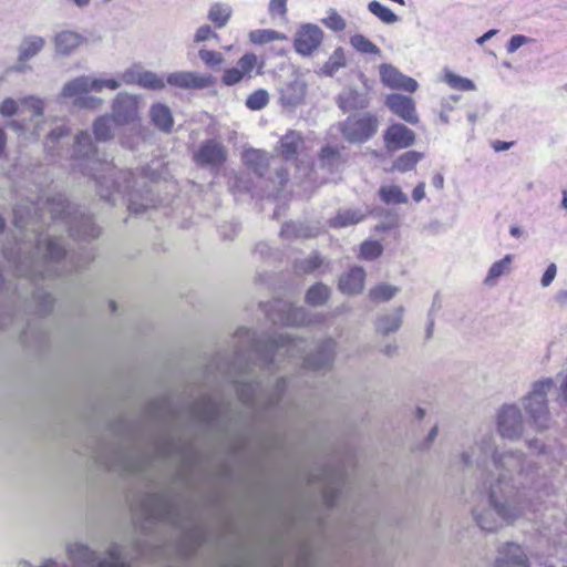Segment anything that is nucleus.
Listing matches in <instances>:
<instances>
[{"label": "nucleus", "mask_w": 567, "mask_h": 567, "mask_svg": "<svg viewBox=\"0 0 567 567\" xmlns=\"http://www.w3.org/2000/svg\"><path fill=\"white\" fill-rule=\"evenodd\" d=\"M13 224L24 231L23 240L35 244L34 254L19 267V271L34 284L82 268L91 260L90 255L68 254L61 238L51 234L55 227L62 226L74 239H95L101 233L90 216L61 194L47 198L43 207H40V202L18 204L13 209Z\"/></svg>", "instance_id": "f257e3e1"}, {"label": "nucleus", "mask_w": 567, "mask_h": 567, "mask_svg": "<svg viewBox=\"0 0 567 567\" xmlns=\"http://www.w3.org/2000/svg\"><path fill=\"white\" fill-rule=\"evenodd\" d=\"M308 343L289 334L278 333L254 339L250 351L251 362L239 367L230 381L235 384L239 399L251 408L271 411L280 406L284 394L295 384L292 380L280 379L270 393H266L256 370L271 373L281 358L288 357L301 363L305 372H324L330 369L336 354V342L326 339L313 351L306 354Z\"/></svg>", "instance_id": "f03ea898"}, {"label": "nucleus", "mask_w": 567, "mask_h": 567, "mask_svg": "<svg viewBox=\"0 0 567 567\" xmlns=\"http://www.w3.org/2000/svg\"><path fill=\"white\" fill-rule=\"evenodd\" d=\"M524 482L525 488L518 481L506 482L504 473H499L496 482H484L487 501L472 511L473 519L482 530L495 533L538 511V502L543 495H548L547 483L540 475H533Z\"/></svg>", "instance_id": "7ed1b4c3"}, {"label": "nucleus", "mask_w": 567, "mask_h": 567, "mask_svg": "<svg viewBox=\"0 0 567 567\" xmlns=\"http://www.w3.org/2000/svg\"><path fill=\"white\" fill-rule=\"evenodd\" d=\"M72 159V168L95 179L100 196L113 205L121 198L127 208L140 214L153 206L152 199L138 203L136 193L132 190L135 177L131 172L117 171L104 153L94 146L87 131H81L74 138L72 148H68Z\"/></svg>", "instance_id": "20e7f679"}, {"label": "nucleus", "mask_w": 567, "mask_h": 567, "mask_svg": "<svg viewBox=\"0 0 567 567\" xmlns=\"http://www.w3.org/2000/svg\"><path fill=\"white\" fill-rule=\"evenodd\" d=\"M460 460L466 468L488 470V478L485 482H496L499 473H504L506 482L518 481L525 488L524 480L539 475L533 465L523 458L522 453L498 452L494 435L489 432L477 435L473 444L462 452Z\"/></svg>", "instance_id": "39448f33"}, {"label": "nucleus", "mask_w": 567, "mask_h": 567, "mask_svg": "<svg viewBox=\"0 0 567 567\" xmlns=\"http://www.w3.org/2000/svg\"><path fill=\"white\" fill-rule=\"evenodd\" d=\"M555 384H558L556 401L560 406H567V370L559 372L555 379L545 378L534 382L530 392L523 400L526 413L539 429L548 427L547 394Z\"/></svg>", "instance_id": "423d86ee"}, {"label": "nucleus", "mask_w": 567, "mask_h": 567, "mask_svg": "<svg viewBox=\"0 0 567 567\" xmlns=\"http://www.w3.org/2000/svg\"><path fill=\"white\" fill-rule=\"evenodd\" d=\"M118 87L120 82L115 79L80 75L64 83L60 99L71 101L78 109L96 110L103 104V100L90 93H100L104 89L115 91Z\"/></svg>", "instance_id": "0eeeda50"}, {"label": "nucleus", "mask_w": 567, "mask_h": 567, "mask_svg": "<svg viewBox=\"0 0 567 567\" xmlns=\"http://www.w3.org/2000/svg\"><path fill=\"white\" fill-rule=\"evenodd\" d=\"M68 557L73 567H127L121 546L113 544L104 557L91 550L86 545L72 543L68 545Z\"/></svg>", "instance_id": "6e6552de"}, {"label": "nucleus", "mask_w": 567, "mask_h": 567, "mask_svg": "<svg viewBox=\"0 0 567 567\" xmlns=\"http://www.w3.org/2000/svg\"><path fill=\"white\" fill-rule=\"evenodd\" d=\"M379 124L377 115L370 112L354 113L340 124V131L349 143L361 144L375 135Z\"/></svg>", "instance_id": "1a4fd4ad"}, {"label": "nucleus", "mask_w": 567, "mask_h": 567, "mask_svg": "<svg viewBox=\"0 0 567 567\" xmlns=\"http://www.w3.org/2000/svg\"><path fill=\"white\" fill-rule=\"evenodd\" d=\"M323 41L322 29L313 23L301 24L293 37V48L301 56H312Z\"/></svg>", "instance_id": "9d476101"}, {"label": "nucleus", "mask_w": 567, "mask_h": 567, "mask_svg": "<svg viewBox=\"0 0 567 567\" xmlns=\"http://www.w3.org/2000/svg\"><path fill=\"white\" fill-rule=\"evenodd\" d=\"M268 316L272 322L285 326H306L313 321L303 307H296L286 302H276L274 311Z\"/></svg>", "instance_id": "9b49d317"}, {"label": "nucleus", "mask_w": 567, "mask_h": 567, "mask_svg": "<svg viewBox=\"0 0 567 567\" xmlns=\"http://www.w3.org/2000/svg\"><path fill=\"white\" fill-rule=\"evenodd\" d=\"M226 159L227 148L214 138L203 142L194 154L196 164L205 167H219Z\"/></svg>", "instance_id": "f8f14e48"}, {"label": "nucleus", "mask_w": 567, "mask_h": 567, "mask_svg": "<svg viewBox=\"0 0 567 567\" xmlns=\"http://www.w3.org/2000/svg\"><path fill=\"white\" fill-rule=\"evenodd\" d=\"M497 427L499 434L508 440H516L522 435V414L517 406L505 405L497 415Z\"/></svg>", "instance_id": "ddd939ff"}, {"label": "nucleus", "mask_w": 567, "mask_h": 567, "mask_svg": "<svg viewBox=\"0 0 567 567\" xmlns=\"http://www.w3.org/2000/svg\"><path fill=\"white\" fill-rule=\"evenodd\" d=\"M113 120L118 125L133 123L138 118L140 105L135 95L118 93L113 101Z\"/></svg>", "instance_id": "4468645a"}, {"label": "nucleus", "mask_w": 567, "mask_h": 567, "mask_svg": "<svg viewBox=\"0 0 567 567\" xmlns=\"http://www.w3.org/2000/svg\"><path fill=\"white\" fill-rule=\"evenodd\" d=\"M383 142L388 152L409 148L415 143V133L404 124L394 123L384 131Z\"/></svg>", "instance_id": "2eb2a0df"}, {"label": "nucleus", "mask_w": 567, "mask_h": 567, "mask_svg": "<svg viewBox=\"0 0 567 567\" xmlns=\"http://www.w3.org/2000/svg\"><path fill=\"white\" fill-rule=\"evenodd\" d=\"M385 105L404 122L409 124L419 123L420 118L412 97L402 94H390L385 99Z\"/></svg>", "instance_id": "dca6fc26"}, {"label": "nucleus", "mask_w": 567, "mask_h": 567, "mask_svg": "<svg viewBox=\"0 0 567 567\" xmlns=\"http://www.w3.org/2000/svg\"><path fill=\"white\" fill-rule=\"evenodd\" d=\"M380 76L382 83L391 89L403 90L412 93L415 92L419 86L414 79L404 75L391 64L380 65Z\"/></svg>", "instance_id": "f3484780"}, {"label": "nucleus", "mask_w": 567, "mask_h": 567, "mask_svg": "<svg viewBox=\"0 0 567 567\" xmlns=\"http://www.w3.org/2000/svg\"><path fill=\"white\" fill-rule=\"evenodd\" d=\"M495 567H528V558L518 544L505 543L497 550Z\"/></svg>", "instance_id": "a211bd4d"}, {"label": "nucleus", "mask_w": 567, "mask_h": 567, "mask_svg": "<svg viewBox=\"0 0 567 567\" xmlns=\"http://www.w3.org/2000/svg\"><path fill=\"white\" fill-rule=\"evenodd\" d=\"M306 90V82L301 78L295 76L280 86L279 101L285 106L296 107L302 103Z\"/></svg>", "instance_id": "6ab92c4d"}, {"label": "nucleus", "mask_w": 567, "mask_h": 567, "mask_svg": "<svg viewBox=\"0 0 567 567\" xmlns=\"http://www.w3.org/2000/svg\"><path fill=\"white\" fill-rule=\"evenodd\" d=\"M166 83L178 89H204L210 83V80L206 75H202L197 72L190 71H178L168 74Z\"/></svg>", "instance_id": "aec40b11"}, {"label": "nucleus", "mask_w": 567, "mask_h": 567, "mask_svg": "<svg viewBox=\"0 0 567 567\" xmlns=\"http://www.w3.org/2000/svg\"><path fill=\"white\" fill-rule=\"evenodd\" d=\"M365 272L361 267H353L339 278V289L342 293L357 295L363 290Z\"/></svg>", "instance_id": "412c9836"}, {"label": "nucleus", "mask_w": 567, "mask_h": 567, "mask_svg": "<svg viewBox=\"0 0 567 567\" xmlns=\"http://www.w3.org/2000/svg\"><path fill=\"white\" fill-rule=\"evenodd\" d=\"M403 315L404 308L400 306L391 312L379 316L375 321L377 332L383 336L396 332L402 324Z\"/></svg>", "instance_id": "4be33fe9"}, {"label": "nucleus", "mask_w": 567, "mask_h": 567, "mask_svg": "<svg viewBox=\"0 0 567 567\" xmlns=\"http://www.w3.org/2000/svg\"><path fill=\"white\" fill-rule=\"evenodd\" d=\"M45 40L40 35L28 34L23 37L18 47V61H30L43 50Z\"/></svg>", "instance_id": "5701e85b"}, {"label": "nucleus", "mask_w": 567, "mask_h": 567, "mask_svg": "<svg viewBox=\"0 0 567 567\" xmlns=\"http://www.w3.org/2000/svg\"><path fill=\"white\" fill-rule=\"evenodd\" d=\"M83 37L74 31H61L55 35L54 44L59 54L69 55L83 42Z\"/></svg>", "instance_id": "b1692460"}, {"label": "nucleus", "mask_w": 567, "mask_h": 567, "mask_svg": "<svg viewBox=\"0 0 567 567\" xmlns=\"http://www.w3.org/2000/svg\"><path fill=\"white\" fill-rule=\"evenodd\" d=\"M70 134V128L63 123L60 125H56L54 128L51 130L49 133L44 147L51 155H61V152L63 150V146L65 143V140H68Z\"/></svg>", "instance_id": "393cba45"}, {"label": "nucleus", "mask_w": 567, "mask_h": 567, "mask_svg": "<svg viewBox=\"0 0 567 567\" xmlns=\"http://www.w3.org/2000/svg\"><path fill=\"white\" fill-rule=\"evenodd\" d=\"M339 107L344 112L353 110H362L369 105V100L365 94L355 90H344L338 97Z\"/></svg>", "instance_id": "a878e982"}, {"label": "nucleus", "mask_w": 567, "mask_h": 567, "mask_svg": "<svg viewBox=\"0 0 567 567\" xmlns=\"http://www.w3.org/2000/svg\"><path fill=\"white\" fill-rule=\"evenodd\" d=\"M245 164L258 176H264L269 167V156L259 150H247L243 155Z\"/></svg>", "instance_id": "bb28decb"}, {"label": "nucleus", "mask_w": 567, "mask_h": 567, "mask_svg": "<svg viewBox=\"0 0 567 567\" xmlns=\"http://www.w3.org/2000/svg\"><path fill=\"white\" fill-rule=\"evenodd\" d=\"M153 124L161 131L168 133L173 127V115L168 106L156 103L150 110Z\"/></svg>", "instance_id": "cd10ccee"}, {"label": "nucleus", "mask_w": 567, "mask_h": 567, "mask_svg": "<svg viewBox=\"0 0 567 567\" xmlns=\"http://www.w3.org/2000/svg\"><path fill=\"white\" fill-rule=\"evenodd\" d=\"M233 14V9L228 3L214 2L209 6L207 19L217 29H221L227 25Z\"/></svg>", "instance_id": "c85d7f7f"}, {"label": "nucleus", "mask_w": 567, "mask_h": 567, "mask_svg": "<svg viewBox=\"0 0 567 567\" xmlns=\"http://www.w3.org/2000/svg\"><path fill=\"white\" fill-rule=\"evenodd\" d=\"M303 140L300 133L296 131L288 132L280 140V152L285 159H293L300 151Z\"/></svg>", "instance_id": "c756f323"}, {"label": "nucleus", "mask_w": 567, "mask_h": 567, "mask_svg": "<svg viewBox=\"0 0 567 567\" xmlns=\"http://www.w3.org/2000/svg\"><path fill=\"white\" fill-rule=\"evenodd\" d=\"M379 196L386 205L405 204L409 198L405 193L402 192L398 185H383L379 189Z\"/></svg>", "instance_id": "7c9ffc66"}, {"label": "nucleus", "mask_w": 567, "mask_h": 567, "mask_svg": "<svg viewBox=\"0 0 567 567\" xmlns=\"http://www.w3.org/2000/svg\"><path fill=\"white\" fill-rule=\"evenodd\" d=\"M512 261L513 256L505 255L501 260L492 264L485 278V284L492 286L499 277L509 274Z\"/></svg>", "instance_id": "2f4dec72"}, {"label": "nucleus", "mask_w": 567, "mask_h": 567, "mask_svg": "<svg viewBox=\"0 0 567 567\" xmlns=\"http://www.w3.org/2000/svg\"><path fill=\"white\" fill-rule=\"evenodd\" d=\"M249 40L254 44H266L274 41H288V37L272 29H258L249 33Z\"/></svg>", "instance_id": "473e14b6"}, {"label": "nucleus", "mask_w": 567, "mask_h": 567, "mask_svg": "<svg viewBox=\"0 0 567 567\" xmlns=\"http://www.w3.org/2000/svg\"><path fill=\"white\" fill-rule=\"evenodd\" d=\"M365 214L359 209H344L340 210L338 215L331 220L333 227H347L360 223Z\"/></svg>", "instance_id": "72a5a7b5"}, {"label": "nucleus", "mask_w": 567, "mask_h": 567, "mask_svg": "<svg viewBox=\"0 0 567 567\" xmlns=\"http://www.w3.org/2000/svg\"><path fill=\"white\" fill-rule=\"evenodd\" d=\"M368 10L385 24H394L400 19L389 7L377 0L368 3Z\"/></svg>", "instance_id": "f704fd0d"}, {"label": "nucleus", "mask_w": 567, "mask_h": 567, "mask_svg": "<svg viewBox=\"0 0 567 567\" xmlns=\"http://www.w3.org/2000/svg\"><path fill=\"white\" fill-rule=\"evenodd\" d=\"M423 158V154L416 151H408L400 155L393 163V169L401 173L409 172Z\"/></svg>", "instance_id": "c9c22d12"}, {"label": "nucleus", "mask_w": 567, "mask_h": 567, "mask_svg": "<svg viewBox=\"0 0 567 567\" xmlns=\"http://www.w3.org/2000/svg\"><path fill=\"white\" fill-rule=\"evenodd\" d=\"M112 122L114 120L109 115H102L94 121L93 132L97 141L105 142L112 138Z\"/></svg>", "instance_id": "e433bc0d"}, {"label": "nucleus", "mask_w": 567, "mask_h": 567, "mask_svg": "<svg viewBox=\"0 0 567 567\" xmlns=\"http://www.w3.org/2000/svg\"><path fill=\"white\" fill-rule=\"evenodd\" d=\"M330 295V289L323 284H316L310 287L306 293V301L310 306H321L326 303Z\"/></svg>", "instance_id": "4c0bfd02"}, {"label": "nucleus", "mask_w": 567, "mask_h": 567, "mask_svg": "<svg viewBox=\"0 0 567 567\" xmlns=\"http://www.w3.org/2000/svg\"><path fill=\"white\" fill-rule=\"evenodd\" d=\"M262 65V63L258 65V58L255 53H246L237 62L240 72L248 79L252 78V72L257 66L258 71L256 74H261Z\"/></svg>", "instance_id": "58836bf2"}, {"label": "nucleus", "mask_w": 567, "mask_h": 567, "mask_svg": "<svg viewBox=\"0 0 567 567\" xmlns=\"http://www.w3.org/2000/svg\"><path fill=\"white\" fill-rule=\"evenodd\" d=\"M399 291L396 286L389 284H380L369 291V297L372 301H388L391 300Z\"/></svg>", "instance_id": "ea45409f"}, {"label": "nucleus", "mask_w": 567, "mask_h": 567, "mask_svg": "<svg viewBox=\"0 0 567 567\" xmlns=\"http://www.w3.org/2000/svg\"><path fill=\"white\" fill-rule=\"evenodd\" d=\"M346 65V55L342 48H337L324 63L322 71L324 74L332 76L340 68Z\"/></svg>", "instance_id": "a19ab883"}, {"label": "nucleus", "mask_w": 567, "mask_h": 567, "mask_svg": "<svg viewBox=\"0 0 567 567\" xmlns=\"http://www.w3.org/2000/svg\"><path fill=\"white\" fill-rule=\"evenodd\" d=\"M315 235L316 231L300 223H286L281 228V236L284 237H312Z\"/></svg>", "instance_id": "79ce46f5"}, {"label": "nucleus", "mask_w": 567, "mask_h": 567, "mask_svg": "<svg viewBox=\"0 0 567 567\" xmlns=\"http://www.w3.org/2000/svg\"><path fill=\"white\" fill-rule=\"evenodd\" d=\"M350 44L360 53L380 54V49L362 34H354L350 38Z\"/></svg>", "instance_id": "37998d69"}, {"label": "nucleus", "mask_w": 567, "mask_h": 567, "mask_svg": "<svg viewBox=\"0 0 567 567\" xmlns=\"http://www.w3.org/2000/svg\"><path fill=\"white\" fill-rule=\"evenodd\" d=\"M166 81L152 71L143 70L140 86L148 90H163Z\"/></svg>", "instance_id": "c03bdc74"}, {"label": "nucleus", "mask_w": 567, "mask_h": 567, "mask_svg": "<svg viewBox=\"0 0 567 567\" xmlns=\"http://www.w3.org/2000/svg\"><path fill=\"white\" fill-rule=\"evenodd\" d=\"M444 80L452 89H455V90H461V91L475 90V84L472 80H470L467 78H462L452 72L445 73Z\"/></svg>", "instance_id": "a18cd8bd"}, {"label": "nucleus", "mask_w": 567, "mask_h": 567, "mask_svg": "<svg viewBox=\"0 0 567 567\" xmlns=\"http://www.w3.org/2000/svg\"><path fill=\"white\" fill-rule=\"evenodd\" d=\"M269 102V94L266 90L259 89L251 93L246 100V106L252 111L264 109Z\"/></svg>", "instance_id": "49530a36"}, {"label": "nucleus", "mask_w": 567, "mask_h": 567, "mask_svg": "<svg viewBox=\"0 0 567 567\" xmlns=\"http://www.w3.org/2000/svg\"><path fill=\"white\" fill-rule=\"evenodd\" d=\"M322 264L323 259L317 252H313L309 257L297 261L296 269L305 274H310L319 269Z\"/></svg>", "instance_id": "de8ad7c7"}, {"label": "nucleus", "mask_w": 567, "mask_h": 567, "mask_svg": "<svg viewBox=\"0 0 567 567\" xmlns=\"http://www.w3.org/2000/svg\"><path fill=\"white\" fill-rule=\"evenodd\" d=\"M143 69L140 65H133L132 68L126 69L123 73L120 74L118 79H116L120 84H137L141 83Z\"/></svg>", "instance_id": "09e8293b"}, {"label": "nucleus", "mask_w": 567, "mask_h": 567, "mask_svg": "<svg viewBox=\"0 0 567 567\" xmlns=\"http://www.w3.org/2000/svg\"><path fill=\"white\" fill-rule=\"evenodd\" d=\"M382 252V246L379 241H364L361 245L360 257L367 260H372L379 257Z\"/></svg>", "instance_id": "8fccbe9b"}, {"label": "nucleus", "mask_w": 567, "mask_h": 567, "mask_svg": "<svg viewBox=\"0 0 567 567\" xmlns=\"http://www.w3.org/2000/svg\"><path fill=\"white\" fill-rule=\"evenodd\" d=\"M21 104L32 113V117L40 118L43 115V101L41 99L28 96L21 100Z\"/></svg>", "instance_id": "3c124183"}, {"label": "nucleus", "mask_w": 567, "mask_h": 567, "mask_svg": "<svg viewBox=\"0 0 567 567\" xmlns=\"http://www.w3.org/2000/svg\"><path fill=\"white\" fill-rule=\"evenodd\" d=\"M323 23L336 32L343 31L347 25L344 19L333 9L328 12L327 18L323 19Z\"/></svg>", "instance_id": "603ef678"}, {"label": "nucleus", "mask_w": 567, "mask_h": 567, "mask_svg": "<svg viewBox=\"0 0 567 567\" xmlns=\"http://www.w3.org/2000/svg\"><path fill=\"white\" fill-rule=\"evenodd\" d=\"M34 299L38 302V311L42 315L48 313L53 308V298L50 293L39 290L34 293Z\"/></svg>", "instance_id": "864d4df0"}, {"label": "nucleus", "mask_w": 567, "mask_h": 567, "mask_svg": "<svg viewBox=\"0 0 567 567\" xmlns=\"http://www.w3.org/2000/svg\"><path fill=\"white\" fill-rule=\"evenodd\" d=\"M535 42L533 38L526 37L524 34H515L512 35L506 44V51L508 54L515 53L523 45Z\"/></svg>", "instance_id": "5fc2aeb1"}, {"label": "nucleus", "mask_w": 567, "mask_h": 567, "mask_svg": "<svg viewBox=\"0 0 567 567\" xmlns=\"http://www.w3.org/2000/svg\"><path fill=\"white\" fill-rule=\"evenodd\" d=\"M199 59L209 68L219 65L223 62V55L219 52L202 49L198 52Z\"/></svg>", "instance_id": "6e6d98bb"}, {"label": "nucleus", "mask_w": 567, "mask_h": 567, "mask_svg": "<svg viewBox=\"0 0 567 567\" xmlns=\"http://www.w3.org/2000/svg\"><path fill=\"white\" fill-rule=\"evenodd\" d=\"M340 153L338 150L326 146L321 150L320 161L322 165L332 167L336 163L339 162Z\"/></svg>", "instance_id": "4d7b16f0"}, {"label": "nucleus", "mask_w": 567, "mask_h": 567, "mask_svg": "<svg viewBox=\"0 0 567 567\" xmlns=\"http://www.w3.org/2000/svg\"><path fill=\"white\" fill-rule=\"evenodd\" d=\"M244 78H245V75L240 72L238 66L230 68V69L225 70V72L223 74V82L226 85H235V84L239 83Z\"/></svg>", "instance_id": "13d9d810"}, {"label": "nucleus", "mask_w": 567, "mask_h": 567, "mask_svg": "<svg viewBox=\"0 0 567 567\" xmlns=\"http://www.w3.org/2000/svg\"><path fill=\"white\" fill-rule=\"evenodd\" d=\"M269 14L284 18L287 14V0H270L268 7Z\"/></svg>", "instance_id": "bf43d9fd"}, {"label": "nucleus", "mask_w": 567, "mask_h": 567, "mask_svg": "<svg viewBox=\"0 0 567 567\" xmlns=\"http://www.w3.org/2000/svg\"><path fill=\"white\" fill-rule=\"evenodd\" d=\"M210 38H217V33L209 25L204 24L196 30L194 34V42L200 43Z\"/></svg>", "instance_id": "052dcab7"}, {"label": "nucleus", "mask_w": 567, "mask_h": 567, "mask_svg": "<svg viewBox=\"0 0 567 567\" xmlns=\"http://www.w3.org/2000/svg\"><path fill=\"white\" fill-rule=\"evenodd\" d=\"M17 111H18V103L11 97L6 99L0 104V113L3 116H12L13 114L17 113Z\"/></svg>", "instance_id": "680f3d73"}, {"label": "nucleus", "mask_w": 567, "mask_h": 567, "mask_svg": "<svg viewBox=\"0 0 567 567\" xmlns=\"http://www.w3.org/2000/svg\"><path fill=\"white\" fill-rule=\"evenodd\" d=\"M557 275V266L551 262L545 270V272L543 274V277L540 279V285L546 288L548 287L555 279Z\"/></svg>", "instance_id": "e2e57ef3"}, {"label": "nucleus", "mask_w": 567, "mask_h": 567, "mask_svg": "<svg viewBox=\"0 0 567 567\" xmlns=\"http://www.w3.org/2000/svg\"><path fill=\"white\" fill-rule=\"evenodd\" d=\"M425 197V184L420 183L415 186V188L412 192V198L419 203Z\"/></svg>", "instance_id": "0e129e2a"}, {"label": "nucleus", "mask_w": 567, "mask_h": 567, "mask_svg": "<svg viewBox=\"0 0 567 567\" xmlns=\"http://www.w3.org/2000/svg\"><path fill=\"white\" fill-rule=\"evenodd\" d=\"M497 32H498V30H496V29L488 30L482 37L476 39V43L480 44V45H483L486 41H488L494 35H496Z\"/></svg>", "instance_id": "69168bd1"}, {"label": "nucleus", "mask_w": 567, "mask_h": 567, "mask_svg": "<svg viewBox=\"0 0 567 567\" xmlns=\"http://www.w3.org/2000/svg\"><path fill=\"white\" fill-rule=\"evenodd\" d=\"M512 142H504V141H496L494 144H493V148L496 151V152H502V151H506L508 150L511 146H512Z\"/></svg>", "instance_id": "338daca9"}, {"label": "nucleus", "mask_w": 567, "mask_h": 567, "mask_svg": "<svg viewBox=\"0 0 567 567\" xmlns=\"http://www.w3.org/2000/svg\"><path fill=\"white\" fill-rule=\"evenodd\" d=\"M524 234L523 229L517 225H512L509 227V235L515 238L522 237Z\"/></svg>", "instance_id": "774afa93"}]
</instances>
